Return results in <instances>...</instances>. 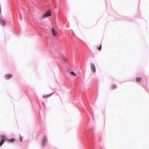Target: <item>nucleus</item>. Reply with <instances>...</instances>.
Here are the masks:
<instances>
[{
  "mask_svg": "<svg viewBox=\"0 0 149 149\" xmlns=\"http://www.w3.org/2000/svg\"><path fill=\"white\" fill-rule=\"evenodd\" d=\"M48 142V138L46 135H45L43 138L41 142V147L45 148Z\"/></svg>",
  "mask_w": 149,
  "mask_h": 149,
  "instance_id": "f257e3e1",
  "label": "nucleus"
},
{
  "mask_svg": "<svg viewBox=\"0 0 149 149\" xmlns=\"http://www.w3.org/2000/svg\"><path fill=\"white\" fill-rule=\"evenodd\" d=\"M0 138H1V141H0V146L3 145L6 140L7 141L8 138L3 134L0 135Z\"/></svg>",
  "mask_w": 149,
  "mask_h": 149,
  "instance_id": "f03ea898",
  "label": "nucleus"
},
{
  "mask_svg": "<svg viewBox=\"0 0 149 149\" xmlns=\"http://www.w3.org/2000/svg\"><path fill=\"white\" fill-rule=\"evenodd\" d=\"M0 22L1 25L3 26H5V21L3 17H0Z\"/></svg>",
  "mask_w": 149,
  "mask_h": 149,
  "instance_id": "7ed1b4c3",
  "label": "nucleus"
},
{
  "mask_svg": "<svg viewBox=\"0 0 149 149\" xmlns=\"http://www.w3.org/2000/svg\"><path fill=\"white\" fill-rule=\"evenodd\" d=\"M91 67L92 68V70L93 71V72L94 73H95L96 71V69L94 64L93 63L91 64Z\"/></svg>",
  "mask_w": 149,
  "mask_h": 149,
  "instance_id": "20e7f679",
  "label": "nucleus"
},
{
  "mask_svg": "<svg viewBox=\"0 0 149 149\" xmlns=\"http://www.w3.org/2000/svg\"><path fill=\"white\" fill-rule=\"evenodd\" d=\"M13 76L12 74H6L5 75V77L6 79H8L11 78Z\"/></svg>",
  "mask_w": 149,
  "mask_h": 149,
  "instance_id": "39448f33",
  "label": "nucleus"
},
{
  "mask_svg": "<svg viewBox=\"0 0 149 149\" xmlns=\"http://www.w3.org/2000/svg\"><path fill=\"white\" fill-rule=\"evenodd\" d=\"M51 15V13L49 11H47V12H46L45 13V14H44L43 15V17H48L50 16Z\"/></svg>",
  "mask_w": 149,
  "mask_h": 149,
  "instance_id": "423d86ee",
  "label": "nucleus"
},
{
  "mask_svg": "<svg viewBox=\"0 0 149 149\" xmlns=\"http://www.w3.org/2000/svg\"><path fill=\"white\" fill-rule=\"evenodd\" d=\"M52 31L53 36H55L56 35V32L55 29L53 28L52 29Z\"/></svg>",
  "mask_w": 149,
  "mask_h": 149,
  "instance_id": "0eeeda50",
  "label": "nucleus"
},
{
  "mask_svg": "<svg viewBox=\"0 0 149 149\" xmlns=\"http://www.w3.org/2000/svg\"><path fill=\"white\" fill-rule=\"evenodd\" d=\"M53 93L54 92L50 94L49 95H44L43 96V98H45L46 97H49L50 96V95H52L53 94Z\"/></svg>",
  "mask_w": 149,
  "mask_h": 149,
  "instance_id": "6e6552de",
  "label": "nucleus"
},
{
  "mask_svg": "<svg viewBox=\"0 0 149 149\" xmlns=\"http://www.w3.org/2000/svg\"><path fill=\"white\" fill-rule=\"evenodd\" d=\"M15 140V139L14 138H12L10 139H8V140H7V141H8L11 142H14Z\"/></svg>",
  "mask_w": 149,
  "mask_h": 149,
  "instance_id": "1a4fd4ad",
  "label": "nucleus"
},
{
  "mask_svg": "<svg viewBox=\"0 0 149 149\" xmlns=\"http://www.w3.org/2000/svg\"><path fill=\"white\" fill-rule=\"evenodd\" d=\"M117 87V86L116 85L113 84L112 86V88L113 89H115Z\"/></svg>",
  "mask_w": 149,
  "mask_h": 149,
  "instance_id": "9d476101",
  "label": "nucleus"
},
{
  "mask_svg": "<svg viewBox=\"0 0 149 149\" xmlns=\"http://www.w3.org/2000/svg\"><path fill=\"white\" fill-rule=\"evenodd\" d=\"M141 78L139 77H137L136 79V81L138 82H140L141 81Z\"/></svg>",
  "mask_w": 149,
  "mask_h": 149,
  "instance_id": "9b49d317",
  "label": "nucleus"
},
{
  "mask_svg": "<svg viewBox=\"0 0 149 149\" xmlns=\"http://www.w3.org/2000/svg\"><path fill=\"white\" fill-rule=\"evenodd\" d=\"M71 74L74 76H76V74L73 71H72L71 72Z\"/></svg>",
  "mask_w": 149,
  "mask_h": 149,
  "instance_id": "f8f14e48",
  "label": "nucleus"
},
{
  "mask_svg": "<svg viewBox=\"0 0 149 149\" xmlns=\"http://www.w3.org/2000/svg\"><path fill=\"white\" fill-rule=\"evenodd\" d=\"M63 61H64V62L65 63L66 62H67L68 60H67V59L65 57H64L63 58Z\"/></svg>",
  "mask_w": 149,
  "mask_h": 149,
  "instance_id": "ddd939ff",
  "label": "nucleus"
},
{
  "mask_svg": "<svg viewBox=\"0 0 149 149\" xmlns=\"http://www.w3.org/2000/svg\"><path fill=\"white\" fill-rule=\"evenodd\" d=\"M102 45L100 44V46L99 47H97V49H98V50L100 51L102 49Z\"/></svg>",
  "mask_w": 149,
  "mask_h": 149,
  "instance_id": "4468645a",
  "label": "nucleus"
},
{
  "mask_svg": "<svg viewBox=\"0 0 149 149\" xmlns=\"http://www.w3.org/2000/svg\"><path fill=\"white\" fill-rule=\"evenodd\" d=\"M19 138H20V140L21 141H22V139H23V137L21 135H19Z\"/></svg>",
  "mask_w": 149,
  "mask_h": 149,
  "instance_id": "2eb2a0df",
  "label": "nucleus"
},
{
  "mask_svg": "<svg viewBox=\"0 0 149 149\" xmlns=\"http://www.w3.org/2000/svg\"><path fill=\"white\" fill-rule=\"evenodd\" d=\"M42 104H43V105L44 106V107H45V108H46V106H45V102H42Z\"/></svg>",
  "mask_w": 149,
  "mask_h": 149,
  "instance_id": "dca6fc26",
  "label": "nucleus"
}]
</instances>
